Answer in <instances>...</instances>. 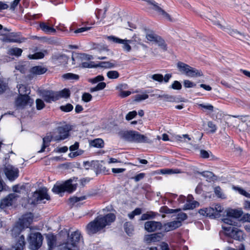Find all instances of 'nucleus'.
<instances>
[{
	"mask_svg": "<svg viewBox=\"0 0 250 250\" xmlns=\"http://www.w3.org/2000/svg\"><path fill=\"white\" fill-rule=\"evenodd\" d=\"M187 76L190 77H196L202 76L203 74L201 70L190 66Z\"/></svg>",
	"mask_w": 250,
	"mask_h": 250,
	"instance_id": "27",
	"label": "nucleus"
},
{
	"mask_svg": "<svg viewBox=\"0 0 250 250\" xmlns=\"http://www.w3.org/2000/svg\"><path fill=\"white\" fill-rule=\"evenodd\" d=\"M16 37V34L14 33H11L7 36H6L3 39V41L5 42H21L22 41L18 39H15Z\"/></svg>",
	"mask_w": 250,
	"mask_h": 250,
	"instance_id": "29",
	"label": "nucleus"
},
{
	"mask_svg": "<svg viewBox=\"0 0 250 250\" xmlns=\"http://www.w3.org/2000/svg\"><path fill=\"white\" fill-rule=\"evenodd\" d=\"M107 39L109 41L115 43H120L122 44V48L127 52L131 50V47L130 44L132 43L133 41L137 42L139 40H137L136 37H133L131 40H123L113 36H108Z\"/></svg>",
	"mask_w": 250,
	"mask_h": 250,
	"instance_id": "7",
	"label": "nucleus"
},
{
	"mask_svg": "<svg viewBox=\"0 0 250 250\" xmlns=\"http://www.w3.org/2000/svg\"><path fill=\"white\" fill-rule=\"evenodd\" d=\"M89 146L97 148H102L104 146V142H90Z\"/></svg>",
	"mask_w": 250,
	"mask_h": 250,
	"instance_id": "53",
	"label": "nucleus"
},
{
	"mask_svg": "<svg viewBox=\"0 0 250 250\" xmlns=\"http://www.w3.org/2000/svg\"><path fill=\"white\" fill-rule=\"evenodd\" d=\"M44 200H50V196L47 193V189L45 188L40 189L33 193L32 198L30 199L31 204L45 203V202L44 201Z\"/></svg>",
	"mask_w": 250,
	"mask_h": 250,
	"instance_id": "6",
	"label": "nucleus"
},
{
	"mask_svg": "<svg viewBox=\"0 0 250 250\" xmlns=\"http://www.w3.org/2000/svg\"><path fill=\"white\" fill-rule=\"evenodd\" d=\"M148 98V95L146 94H138L135 96V101L139 102L142 100H146Z\"/></svg>",
	"mask_w": 250,
	"mask_h": 250,
	"instance_id": "56",
	"label": "nucleus"
},
{
	"mask_svg": "<svg viewBox=\"0 0 250 250\" xmlns=\"http://www.w3.org/2000/svg\"><path fill=\"white\" fill-rule=\"evenodd\" d=\"M117 66V64L115 62H102L96 64L95 66L96 67H100L104 68H112Z\"/></svg>",
	"mask_w": 250,
	"mask_h": 250,
	"instance_id": "28",
	"label": "nucleus"
},
{
	"mask_svg": "<svg viewBox=\"0 0 250 250\" xmlns=\"http://www.w3.org/2000/svg\"><path fill=\"white\" fill-rule=\"evenodd\" d=\"M42 96L47 103L56 101L60 99L58 92L50 90H43L41 92Z\"/></svg>",
	"mask_w": 250,
	"mask_h": 250,
	"instance_id": "13",
	"label": "nucleus"
},
{
	"mask_svg": "<svg viewBox=\"0 0 250 250\" xmlns=\"http://www.w3.org/2000/svg\"><path fill=\"white\" fill-rule=\"evenodd\" d=\"M19 197V195H18L16 193L9 194L1 200L0 203V208L4 209L8 207L12 206L13 203L15 202Z\"/></svg>",
	"mask_w": 250,
	"mask_h": 250,
	"instance_id": "12",
	"label": "nucleus"
},
{
	"mask_svg": "<svg viewBox=\"0 0 250 250\" xmlns=\"http://www.w3.org/2000/svg\"><path fill=\"white\" fill-rule=\"evenodd\" d=\"M13 191H14L13 193H16L18 195L19 194H21L25 191V187L24 185H15L13 187Z\"/></svg>",
	"mask_w": 250,
	"mask_h": 250,
	"instance_id": "37",
	"label": "nucleus"
},
{
	"mask_svg": "<svg viewBox=\"0 0 250 250\" xmlns=\"http://www.w3.org/2000/svg\"><path fill=\"white\" fill-rule=\"evenodd\" d=\"M210 208L213 210V211H211V213L212 214V215H211V218H219L221 216L220 213L222 212L224 210L223 208L218 204L215 205L214 206Z\"/></svg>",
	"mask_w": 250,
	"mask_h": 250,
	"instance_id": "23",
	"label": "nucleus"
},
{
	"mask_svg": "<svg viewBox=\"0 0 250 250\" xmlns=\"http://www.w3.org/2000/svg\"><path fill=\"white\" fill-rule=\"evenodd\" d=\"M174 139L177 140V141H180L181 139H188V140H191V138L189 137L188 134H184L182 135H175L173 138Z\"/></svg>",
	"mask_w": 250,
	"mask_h": 250,
	"instance_id": "58",
	"label": "nucleus"
},
{
	"mask_svg": "<svg viewBox=\"0 0 250 250\" xmlns=\"http://www.w3.org/2000/svg\"><path fill=\"white\" fill-rule=\"evenodd\" d=\"M92 59V56L84 53H76L72 56V63L79 66H81L83 61H89Z\"/></svg>",
	"mask_w": 250,
	"mask_h": 250,
	"instance_id": "14",
	"label": "nucleus"
},
{
	"mask_svg": "<svg viewBox=\"0 0 250 250\" xmlns=\"http://www.w3.org/2000/svg\"><path fill=\"white\" fill-rule=\"evenodd\" d=\"M162 234L161 233H153L146 235L145 236V240L147 243L155 242L161 240Z\"/></svg>",
	"mask_w": 250,
	"mask_h": 250,
	"instance_id": "22",
	"label": "nucleus"
},
{
	"mask_svg": "<svg viewBox=\"0 0 250 250\" xmlns=\"http://www.w3.org/2000/svg\"><path fill=\"white\" fill-rule=\"evenodd\" d=\"M181 210L180 211L178 212L179 213L177 214V220H176V221H180V223H181L182 221H183L188 218V216L187 214L183 212H181Z\"/></svg>",
	"mask_w": 250,
	"mask_h": 250,
	"instance_id": "46",
	"label": "nucleus"
},
{
	"mask_svg": "<svg viewBox=\"0 0 250 250\" xmlns=\"http://www.w3.org/2000/svg\"><path fill=\"white\" fill-rule=\"evenodd\" d=\"M22 50L21 49L19 48H10L8 51V54L9 55L16 56L19 57L21 55Z\"/></svg>",
	"mask_w": 250,
	"mask_h": 250,
	"instance_id": "35",
	"label": "nucleus"
},
{
	"mask_svg": "<svg viewBox=\"0 0 250 250\" xmlns=\"http://www.w3.org/2000/svg\"><path fill=\"white\" fill-rule=\"evenodd\" d=\"M179 70L182 73L187 76L190 66L183 62H179L177 64Z\"/></svg>",
	"mask_w": 250,
	"mask_h": 250,
	"instance_id": "26",
	"label": "nucleus"
},
{
	"mask_svg": "<svg viewBox=\"0 0 250 250\" xmlns=\"http://www.w3.org/2000/svg\"><path fill=\"white\" fill-rule=\"evenodd\" d=\"M36 103L37 109L38 110L42 109V108H43V107L45 106V104H44L43 101L42 100L40 99H38L36 100Z\"/></svg>",
	"mask_w": 250,
	"mask_h": 250,
	"instance_id": "55",
	"label": "nucleus"
},
{
	"mask_svg": "<svg viewBox=\"0 0 250 250\" xmlns=\"http://www.w3.org/2000/svg\"><path fill=\"white\" fill-rule=\"evenodd\" d=\"M221 29L224 30L226 32L230 34L231 36L234 37L240 40H249L248 38H249V37L248 36L243 34L237 31V30L232 29L230 27H225L223 25V28Z\"/></svg>",
	"mask_w": 250,
	"mask_h": 250,
	"instance_id": "16",
	"label": "nucleus"
},
{
	"mask_svg": "<svg viewBox=\"0 0 250 250\" xmlns=\"http://www.w3.org/2000/svg\"><path fill=\"white\" fill-rule=\"evenodd\" d=\"M62 78L68 80H78L79 79V76L73 73H68L63 75Z\"/></svg>",
	"mask_w": 250,
	"mask_h": 250,
	"instance_id": "41",
	"label": "nucleus"
},
{
	"mask_svg": "<svg viewBox=\"0 0 250 250\" xmlns=\"http://www.w3.org/2000/svg\"><path fill=\"white\" fill-rule=\"evenodd\" d=\"M47 68L42 66H35L32 67L30 69V72L35 75H42L47 71Z\"/></svg>",
	"mask_w": 250,
	"mask_h": 250,
	"instance_id": "25",
	"label": "nucleus"
},
{
	"mask_svg": "<svg viewBox=\"0 0 250 250\" xmlns=\"http://www.w3.org/2000/svg\"><path fill=\"white\" fill-rule=\"evenodd\" d=\"M124 229L126 233L128 235H131L133 234V227L131 223L129 222H126L124 224Z\"/></svg>",
	"mask_w": 250,
	"mask_h": 250,
	"instance_id": "42",
	"label": "nucleus"
},
{
	"mask_svg": "<svg viewBox=\"0 0 250 250\" xmlns=\"http://www.w3.org/2000/svg\"><path fill=\"white\" fill-rule=\"evenodd\" d=\"M147 1L152 5V9L157 12L159 15L167 20H171L170 15L159 7L155 1L153 0H147Z\"/></svg>",
	"mask_w": 250,
	"mask_h": 250,
	"instance_id": "17",
	"label": "nucleus"
},
{
	"mask_svg": "<svg viewBox=\"0 0 250 250\" xmlns=\"http://www.w3.org/2000/svg\"><path fill=\"white\" fill-rule=\"evenodd\" d=\"M181 210V208H177L175 209L168 208L167 206H163L160 208V212L161 213H165L167 214H171L177 213Z\"/></svg>",
	"mask_w": 250,
	"mask_h": 250,
	"instance_id": "34",
	"label": "nucleus"
},
{
	"mask_svg": "<svg viewBox=\"0 0 250 250\" xmlns=\"http://www.w3.org/2000/svg\"><path fill=\"white\" fill-rule=\"evenodd\" d=\"M122 138L133 141H144L146 137L135 131H123L119 132Z\"/></svg>",
	"mask_w": 250,
	"mask_h": 250,
	"instance_id": "9",
	"label": "nucleus"
},
{
	"mask_svg": "<svg viewBox=\"0 0 250 250\" xmlns=\"http://www.w3.org/2000/svg\"><path fill=\"white\" fill-rule=\"evenodd\" d=\"M159 36H157L152 32H150L146 34V39L150 42H155Z\"/></svg>",
	"mask_w": 250,
	"mask_h": 250,
	"instance_id": "43",
	"label": "nucleus"
},
{
	"mask_svg": "<svg viewBox=\"0 0 250 250\" xmlns=\"http://www.w3.org/2000/svg\"><path fill=\"white\" fill-rule=\"evenodd\" d=\"M149 78L159 83H162L163 81V76L161 74H155L151 75L149 76Z\"/></svg>",
	"mask_w": 250,
	"mask_h": 250,
	"instance_id": "47",
	"label": "nucleus"
},
{
	"mask_svg": "<svg viewBox=\"0 0 250 250\" xmlns=\"http://www.w3.org/2000/svg\"><path fill=\"white\" fill-rule=\"evenodd\" d=\"M104 80V77L102 75H98L93 79H90L89 82L92 83H96L99 82L103 81Z\"/></svg>",
	"mask_w": 250,
	"mask_h": 250,
	"instance_id": "57",
	"label": "nucleus"
},
{
	"mask_svg": "<svg viewBox=\"0 0 250 250\" xmlns=\"http://www.w3.org/2000/svg\"><path fill=\"white\" fill-rule=\"evenodd\" d=\"M7 87V83L3 81L0 80V94L3 93Z\"/></svg>",
	"mask_w": 250,
	"mask_h": 250,
	"instance_id": "60",
	"label": "nucleus"
},
{
	"mask_svg": "<svg viewBox=\"0 0 250 250\" xmlns=\"http://www.w3.org/2000/svg\"><path fill=\"white\" fill-rule=\"evenodd\" d=\"M41 29L46 34L55 33L56 31L53 27L50 26L49 24L44 22H41L40 23Z\"/></svg>",
	"mask_w": 250,
	"mask_h": 250,
	"instance_id": "24",
	"label": "nucleus"
},
{
	"mask_svg": "<svg viewBox=\"0 0 250 250\" xmlns=\"http://www.w3.org/2000/svg\"><path fill=\"white\" fill-rule=\"evenodd\" d=\"M214 192L215 194L219 198H224V195L222 192V190L219 187H216L214 188Z\"/></svg>",
	"mask_w": 250,
	"mask_h": 250,
	"instance_id": "61",
	"label": "nucleus"
},
{
	"mask_svg": "<svg viewBox=\"0 0 250 250\" xmlns=\"http://www.w3.org/2000/svg\"><path fill=\"white\" fill-rule=\"evenodd\" d=\"M211 211H213L212 208H208L201 209L199 210L198 212L200 214L204 216H208L211 217V215H212V214H211Z\"/></svg>",
	"mask_w": 250,
	"mask_h": 250,
	"instance_id": "39",
	"label": "nucleus"
},
{
	"mask_svg": "<svg viewBox=\"0 0 250 250\" xmlns=\"http://www.w3.org/2000/svg\"><path fill=\"white\" fill-rule=\"evenodd\" d=\"M48 53L46 50H43L42 52H36L34 54L29 55L28 58L30 59H40L43 58L45 54Z\"/></svg>",
	"mask_w": 250,
	"mask_h": 250,
	"instance_id": "30",
	"label": "nucleus"
},
{
	"mask_svg": "<svg viewBox=\"0 0 250 250\" xmlns=\"http://www.w3.org/2000/svg\"><path fill=\"white\" fill-rule=\"evenodd\" d=\"M60 109L62 111L68 112L72 110L73 109V106L71 104H67L65 105L61 106Z\"/></svg>",
	"mask_w": 250,
	"mask_h": 250,
	"instance_id": "50",
	"label": "nucleus"
},
{
	"mask_svg": "<svg viewBox=\"0 0 250 250\" xmlns=\"http://www.w3.org/2000/svg\"><path fill=\"white\" fill-rule=\"evenodd\" d=\"M199 206V203L196 201H193L192 202H187V203L184 205L183 209L185 210L188 209H193Z\"/></svg>",
	"mask_w": 250,
	"mask_h": 250,
	"instance_id": "31",
	"label": "nucleus"
},
{
	"mask_svg": "<svg viewBox=\"0 0 250 250\" xmlns=\"http://www.w3.org/2000/svg\"><path fill=\"white\" fill-rule=\"evenodd\" d=\"M23 225H22L21 223V224H19V223L16 224L11 230V234L12 236L16 237L18 235L20 234L22 229L23 228Z\"/></svg>",
	"mask_w": 250,
	"mask_h": 250,
	"instance_id": "32",
	"label": "nucleus"
},
{
	"mask_svg": "<svg viewBox=\"0 0 250 250\" xmlns=\"http://www.w3.org/2000/svg\"><path fill=\"white\" fill-rule=\"evenodd\" d=\"M234 189L237 190L241 195H243L246 197L250 198V193L247 192L242 188L239 187H234Z\"/></svg>",
	"mask_w": 250,
	"mask_h": 250,
	"instance_id": "51",
	"label": "nucleus"
},
{
	"mask_svg": "<svg viewBox=\"0 0 250 250\" xmlns=\"http://www.w3.org/2000/svg\"><path fill=\"white\" fill-rule=\"evenodd\" d=\"M85 199H86L85 196H81L80 197H73L69 199V202L72 205H73L74 204H75L78 202L85 200Z\"/></svg>",
	"mask_w": 250,
	"mask_h": 250,
	"instance_id": "49",
	"label": "nucleus"
},
{
	"mask_svg": "<svg viewBox=\"0 0 250 250\" xmlns=\"http://www.w3.org/2000/svg\"><path fill=\"white\" fill-rule=\"evenodd\" d=\"M71 129V126L68 125H65L58 127V134L55 136V141H60L67 139L69 136V131Z\"/></svg>",
	"mask_w": 250,
	"mask_h": 250,
	"instance_id": "11",
	"label": "nucleus"
},
{
	"mask_svg": "<svg viewBox=\"0 0 250 250\" xmlns=\"http://www.w3.org/2000/svg\"><path fill=\"white\" fill-rule=\"evenodd\" d=\"M107 76L109 79H117L119 77V73L117 71H109L107 73Z\"/></svg>",
	"mask_w": 250,
	"mask_h": 250,
	"instance_id": "45",
	"label": "nucleus"
},
{
	"mask_svg": "<svg viewBox=\"0 0 250 250\" xmlns=\"http://www.w3.org/2000/svg\"><path fill=\"white\" fill-rule=\"evenodd\" d=\"M115 219L113 213H109L104 216H99L89 223L86 227L88 234H94L104 229L106 225L113 222Z\"/></svg>",
	"mask_w": 250,
	"mask_h": 250,
	"instance_id": "2",
	"label": "nucleus"
},
{
	"mask_svg": "<svg viewBox=\"0 0 250 250\" xmlns=\"http://www.w3.org/2000/svg\"><path fill=\"white\" fill-rule=\"evenodd\" d=\"M208 19L211 21L218 29H223V24L222 23L221 18L218 13H215V15H209L208 16Z\"/></svg>",
	"mask_w": 250,
	"mask_h": 250,
	"instance_id": "20",
	"label": "nucleus"
},
{
	"mask_svg": "<svg viewBox=\"0 0 250 250\" xmlns=\"http://www.w3.org/2000/svg\"><path fill=\"white\" fill-rule=\"evenodd\" d=\"M92 95L88 93H84L82 96V100L85 102H88L92 99Z\"/></svg>",
	"mask_w": 250,
	"mask_h": 250,
	"instance_id": "59",
	"label": "nucleus"
},
{
	"mask_svg": "<svg viewBox=\"0 0 250 250\" xmlns=\"http://www.w3.org/2000/svg\"><path fill=\"white\" fill-rule=\"evenodd\" d=\"M136 115L137 112L136 111H132L127 114L125 119L126 120L129 121L134 118Z\"/></svg>",
	"mask_w": 250,
	"mask_h": 250,
	"instance_id": "62",
	"label": "nucleus"
},
{
	"mask_svg": "<svg viewBox=\"0 0 250 250\" xmlns=\"http://www.w3.org/2000/svg\"><path fill=\"white\" fill-rule=\"evenodd\" d=\"M30 99L27 93L25 92L24 95H20L16 101V105L18 107H23L29 103Z\"/></svg>",
	"mask_w": 250,
	"mask_h": 250,
	"instance_id": "18",
	"label": "nucleus"
},
{
	"mask_svg": "<svg viewBox=\"0 0 250 250\" xmlns=\"http://www.w3.org/2000/svg\"><path fill=\"white\" fill-rule=\"evenodd\" d=\"M163 100L167 102H174L175 100V97L168 94L163 95Z\"/></svg>",
	"mask_w": 250,
	"mask_h": 250,
	"instance_id": "64",
	"label": "nucleus"
},
{
	"mask_svg": "<svg viewBox=\"0 0 250 250\" xmlns=\"http://www.w3.org/2000/svg\"><path fill=\"white\" fill-rule=\"evenodd\" d=\"M43 240V236L40 232L30 233L27 238L29 249L31 250L39 249L42 244Z\"/></svg>",
	"mask_w": 250,
	"mask_h": 250,
	"instance_id": "4",
	"label": "nucleus"
},
{
	"mask_svg": "<svg viewBox=\"0 0 250 250\" xmlns=\"http://www.w3.org/2000/svg\"><path fill=\"white\" fill-rule=\"evenodd\" d=\"M58 93L60 95V98L61 97L68 98L70 96V91L68 89H64Z\"/></svg>",
	"mask_w": 250,
	"mask_h": 250,
	"instance_id": "52",
	"label": "nucleus"
},
{
	"mask_svg": "<svg viewBox=\"0 0 250 250\" xmlns=\"http://www.w3.org/2000/svg\"><path fill=\"white\" fill-rule=\"evenodd\" d=\"M160 173L162 174H172L180 173L181 171L178 169H162L160 170Z\"/></svg>",
	"mask_w": 250,
	"mask_h": 250,
	"instance_id": "38",
	"label": "nucleus"
},
{
	"mask_svg": "<svg viewBox=\"0 0 250 250\" xmlns=\"http://www.w3.org/2000/svg\"><path fill=\"white\" fill-rule=\"evenodd\" d=\"M45 236L49 250H50L51 249H53L55 248L57 245L56 236L52 233L47 234Z\"/></svg>",
	"mask_w": 250,
	"mask_h": 250,
	"instance_id": "21",
	"label": "nucleus"
},
{
	"mask_svg": "<svg viewBox=\"0 0 250 250\" xmlns=\"http://www.w3.org/2000/svg\"><path fill=\"white\" fill-rule=\"evenodd\" d=\"M184 85L186 88L193 87L196 86V84L189 80H185L184 81Z\"/></svg>",
	"mask_w": 250,
	"mask_h": 250,
	"instance_id": "63",
	"label": "nucleus"
},
{
	"mask_svg": "<svg viewBox=\"0 0 250 250\" xmlns=\"http://www.w3.org/2000/svg\"><path fill=\"white\" fill-rule=\"evenodd\" d=\"M33 216L31 213L27 214L23 216L22 221L21 222L23 226L27 227L32 221Z\"/></svg>",
	"mask_w": 250,
	"mask_h": 250,
	"instance_id": "33",
	"label": "nucleus"
},
{
	"mask_svg": "<svg viewBox=\"0 0 250 250\" xmlns=\"http://www.w3.org/2000/svg\"><path fill=\"white\" fill-rule=\"evenodd\" d=\"M59 237L62 241L60 245L62 250H78V244L81 238L80 232L75 231L69 235L68 230L63 229L59 232Z\"/></svg>",
	"mask_w": 250,
	"mask_h": 250,
	"instance_id": "1",
	"label": "nucleus"
},
{
	"mask_svg": "<svg viewBox=\"0 0 250 250\" xmlns=\"http://www.w3.org/2000/svg\"><path fill=\"white\" fill-rule=\"evenodd\" d=\"M226 235L237 240L243 239V232L236 228L231 226L222 227Z\"/></svg>",
	"mask_w": 250,
	"mask_h": 250,
	"instance_id": "8",
	"label": "nucleus"
},
{
	"mask_svg": "<svg viewBox=\"0 0 250 250\" xmlns=\"http://www.w3.org/2000/svg\"><path fill=\"white\" fill-rule=\"evenodd\" d=\"M77 178L69 179L63 184H57L54 185L52 191L56 193H61L64 191L71 193L76 189Z\"/></svg>",
	"mask_w": 250,
	"mask_h": 250,
	"instance_id": "3",
	"label": "nucleus"
},
{
	"mask_svg": "<svg viewBox=\"0 0 250 250\" xmlns=\"http://www.w3.org/2000/svg\"><path fill=\"white\" fill-rule=\"evenodd\" d=\"M4 172L7 178L11 181L15 180L19 176V170L10 164L4 165Z\"/></svg>",
	"mask_w": 250,
	"mask_h": 250,
	"instance_id": "10",
	"label": "nucleus"
},
{
	"mask_svg": "<svg viewBox=\"0 0 250 250\" xmlns=\"http://www.w3.org/2000/svg\"><path fill=\"white\" fill-rule=\"evenodd\" d=\"M226 217L223 219V222L230 226H237V222L236 219L242 216L243 211L241 210L228 209L225 211Z\"/></svg>",
	"mask_w": 250,
	"mask_h": 250,
	"instance_id": "5",
	"label": "nucleus"
},
{
	"mask_svg": "<svg viewBox=\"0 0 250 250\" xmlns=\"http://www.w3.org/2000/svg\"><path fill=\"white\" fill-rule=\"evenodd\" d=\"M87 61H83L81 66L83 68H92L95 67L96 64H94V62H88Z\"/></svg>",
	"mask_w": 250,
	"mask_h": 250,
	"instance_id": "48",
	"label": "nucleus"
},
{
	"mask_svg": "<svg viewBox=\"0 0 250 250\" xmlns=\"http://www.w3.org/2000/svg\"><path fill=\"white\" fill-rule=\"evenodd\" d=\"M29 90L27 89V87L23 84H21L19 87V92L20 95H24L25 92L27 93V95L29 93L28 92Z\"/></svg>",
	"mask_w": 250,
	"mask_h": 250,
	"instance_id": "54",
	"label": "nucleus"
},
{
	"mask_svg": "<svg viewBox=\"0 0 250 250\" xmlns=\"http://www.w3.org/2000/svg\"><path fill=\"white\" fill-rule=\"evenodd\" d=\"M144 227L146 230L151 232L160 230L162 228L163 225L160 222L149 221L145 223Z\"/></svg>",
	"mask_w": 250,
	"mask_h": 250,
	"instance_id": "15",
	"label": "nucleus"
},
{
	"mask_svg": "<svg viewBox=\"0 0 250 250\" xmlns=\"http://www.w3.org/2000/svg\"><path fill=\"white\" fill-rule=\"evenodd\" d=\"M181 225L180 221H173L164 224L162 228L165 231L168 232L178 228Z\"/></svg>",
	"mask_w": 250,
	"mask_h": 250,
	"instance_id": "19",
	"label": "nucleus"
},
{
	"mask_svg": "<svg viewBox=\"0 0 250 250\" xmlns=\"http://www.w3.org/2000/svg\"><path fill=\"white\" fill-rule=\"evenodd\" d=\"M159 46H160L163 50L166 51L167 50V44L164 40H163L160 36L158 37L155 42Z\"/></svg>",
	"mask_w": 250,
	"mask_h": 250,
	"instance_id": "44",
	"label": "nucleus"
},
{
	"mask_svg": "<svg viewBox=\"0 0 250 250\" xmlns=\"http://www.w3.org/2000/svg\"><path fill=\"white\" fill-rule=\"evenodd\" d=\"M158 214L156 212L150 211L143 214L141 216L142 220H146L151 218H154Z\"/></svg>",
	"mask_w": 250,
	"mask_h": 250,
	"instance_id": "40",
	"label": "nucleus"
},
{
	"mask_svg": "<svg viewBox=\"0 0 250 250\" xmlns=\"http://www.w3.org/2000/svg\"><path fill=\"white\" fill-rule=\"evenodd\" d=\"M107 10V7H104V9H98L95 13L97 18L101 20H103L105 17V14Z\"/></svg>",
	"mask_w": 250,
	"mask_h": 250,
	"instance_id": "36",
	"label": "nucleus"
}]
</instances>
